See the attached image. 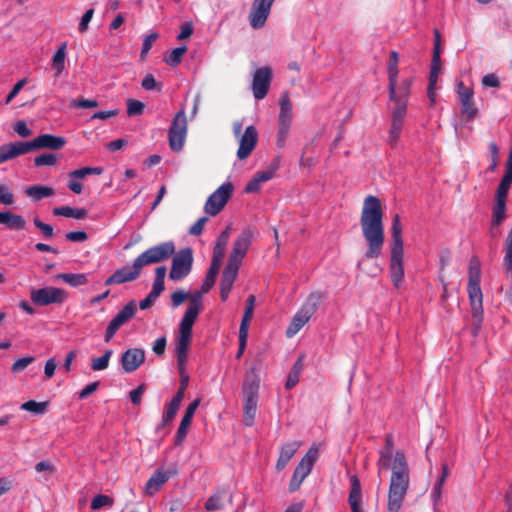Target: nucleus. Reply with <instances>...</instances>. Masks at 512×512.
I'll list each match as a JSON object with an SVG mask.
<instances>
[{
    "mask_svg": "<svg viewBox=\"0 0 512 512\" xmlns=\"http://www.w3.org/2000/svg\"><path fill=\"white\" fill-rule=\"evenodd\" d=\"M378 473L391 470L388 490L387 510L399 512L403 506L410 484V470L405 453L394 451V441L391 434L385 437V446L379 451L377 461Z\"/></svg>",
    "mask_w": 512,
    "mask_h": 512,
    "instance_id": "f257e3e1",
    "label": "nucleus"
},
{
    "mask_svg": "<svg viewBox=\"0 0 512 512\" xmlns=\"http://www.w3.org/2000/svg\"><path fill=\"white\" fill-rule=\"evenodd\" d=\"M383 207L380 199L369 195L364 199L360 216L362 236L367 244L364 259H376L381 256L385 243Z\"/></svg>",
    "mask_w": 512,
    "mask_h": 512,
    "instance_id": "f03ea898",
    "label": "nucleus"
},
{
    "mask_svg": "<svg viewBox=\"0 0 512 512\" xmlns=\"http://www.w3.org/2000/svg\"><path fill=\"white\" fill-rule=\"evenodd\" d=\"M175 251V244L172 241L162 242L148 248L136 257L131 266L126 265L116 270L105 280V285L123 284L137 279L143 267L168 260Z\"/></svg>",
    "mask_w": 512,
    "mask_h": 512,
    "instance_id": "7ed1b4c3",
    "label": "nucleus"
},
{
    "mask_svg": "<svg viewBox=\"0 0 512 512\" xmlns=\"http://www.w3.org/2000/svg\"><path fill=\"white\" fill-rule=\"evenodd\" d=\"M201 294L194 293L190 297V303L183 315L179 325V335L177 337L175 352L177 364H186L188 360V350L192 339V328L201 309Z\"/></svg>",
    "mask_w": 512,
    "mask_h": 512,
    "instance_id": "20e7f679",
    "label": "nucleus"
},
{
    "mask_svg": "<svg viewBox=\"0 0 512 512\" xmlns=\"http://www.w3.org/2000/svg\"><path fill=\"white\" fill-rule=\"evenodd\" d=\"M389 271L394 286L398 288L404 278L402 225L398 214L393 217L391 225Z\"/></svg>",
    "mask_w": 512,
    "mask_h": 512,
    "instance_id": "39448f33",
    "label": "nucleus"
},
{
    "mask_svg": "<svg viewBox=\"0 0 512 512\" xmlns=\"http://www.w3.org/2000/svg\"><path fill=\"white\" fill-rule=\"evenodd\" d=\"M322 299L323 296L319 292L309 294L300 309L293 316L286 329V336L288 338L294 337L304 327V325L308 323L311 317L316 313Z\"/></svg>",
    "mask_w": 512,
    "mask_h": 512,
    "instance_id": "423d86ee",
    "label": "nucleus"
},
{
    "mask_svg": "<svg viewBox=\"0 0 512 512\" xmlns=\"http://www.w3.org/2000/svg\"><path fill=\"white\" fill-rule=\"evenodd\" d=\"M480 263L476 258L471 259L468 270V294L474 317L482 314V291L480 288Z\"/></svg>",
    "mask_w": 512,
    "mask_h": 512,
    "instance_id": "0eeeda50",
    "label": "nucleus"
},
{
    "mask_svg": "<svg viewBox=\"0 0 512 512\" xmlns=\"http://www.w3.org/2000/svg\"><path fill=\"white\" fill-rule=\"evenodd\" d=\"M188 123L185 109H180L174 116L168 130L169 147L173 152H180L187 137Z\"/></svg>",
    "mask_w": 512,
    "mask_h": 512,
    "instance_id": "6e6552de",
    "label": "nucleus"
},
{
    "mask_svg": "<svg viewBox=\"0 0 512 512\" xmlns=\"http://www.w3.org/2000/svg\"><path fill=\"white\" fill-rule=\"evenodd\" d=\"M318 454V448L315 445H313L302 457V459L296 466L289 483V490L291 492L297 491L300 488L303 481L305 480V478L311 473L314 463L318 458Z\"/></svg>",
    "mask_w": 512,
    "mask_h": 512,
    "instance_id": "1a4fd4ad",
    "label": "nucleus"
},
{
    "mask_svg": "<svg viewBox=\"0 0 512 512\" xmlns=\"http://www.w3.org/2000/svg\"><path fill=\"white\" fill-rule=\"evenodd\" d=\"M174 255L171 263V270L169 278L173 281H180L184 279L192 270L193 265V251L191 248L186 247L179 250Z\"/></svg>",
    "mask_w": 512,
    "mask_h": 512,
    "instance_id": "9d476101",
    "label": "nucleus"
},
{
    "mask_svg": "<svg viewBox=\"0 0 512 512\" xmlns=\"http://www.w3.org/2000/svg\"><path fill=\"white\" fill-rule=\"evenodd\" d=\"M30 299L35 305L38 306L62 304L67 299V293L61 288L47 286L44 288L31 290Z\"/></svg>",
    "mask_w": 512,
    "mask_h": 512,
    "instance_id": "9b49d317",
    "label": "nucleus"
},
{
    "mask_svg": "<svg viewBox=\"0 0 512 512\" xmlns=\"http://www.w3.org/2000/svg\"><path fill=\"white\" fill-rule=\"evenodd\" d=\"M233 185L230 182L223 183L206 200L204 210L210 216H216L225 207L231 194Z\"/></svg>",
    "mask_w": 512,
    "mask_h": 512,
    "instance_id": "f8f14e48",
    "label": "nucleus"
},
{
    "mask_svg": "<svg viewBox=\"0 0 512 512\" xmlns=\"http://www.w3.org/2000/svg\"><path fill=\"white\" fill-rule=\"evenodd\" d=\"M254 234L251 229H244L233 243L232 251L228 258V263L240 267L247 251L252 244Z\"/></svg>",
    "mask_w": 512,
    "mask_h": 512,
    "instance_id": "ddd939ff",
    "label": "nucleus"
},
{
    "mask_svg": "<svg viewBox=\"0 0 512 512\" xmlns=\"http://www.w3.org/2000/svg\"><path fill=\"white\" fill-rule=\"evenodd\" d=\"M275 0H254L248 16L249 24L253 29L265 26Z\"/></svg>",
    "mask_w": 512,
    "mask_h": 512,
    "instance_id": "4468645a",
    "label": "nucleus"
},
{
    "mask_svg": "<svg viewBox=\"0 0 512 512\" xmlns=\"http://www.w3.org/2000/svg\"><path fill=\"white\" fill-rule=\"evenodd\" d=\"M272 81V70L265 66L255 70L252 79L251 89L256 100L266 97Z\"/></svg>",
    "mask_w": 512,
    "mask_h": 512,
    "instance_id": "2eb2a0df",
    "label": "nucleus"
},
{
    "mask_svg": "<svg viewBox=\"0 0 512 512\" xmlns=\"http://www.w3.org/2000/svg\"><path fill=\"white\" fill-rule=\"evenodd\" d=\"M456 92L459 96V101L461 103L462 115L468 121L476 118L478 114V109L475 107L473 101V89L469 86H466L462 81H459L456 84Z\"/></svg>",
    "mask_w": 512,
    "mask_h": 512,
    "instance_id": "dca6fc26",
    "label": "nucleus"
},
{
    "mask_svg": "<svg viewBox=\"0 0 512 512\" xmlns=\"http://www.w3.org/2000/svg\"><path fill=\"white\" fill-rule=\"evenodd\" d=\"M66 141L61 136L41 134L31 141L25 142L27 153L39 149L59 150L64 147Z\"/></svg>",
    "mask_w": 512,
    "mask_h": 512,
    "instance_id": "f3484780",
    "label": "nucleus"
},
{
    "mask_svg": "<svg viewBox=\"0 0 512 512\" xmlns=\"http://www.w3.org/2000/svg\"><path fill=\"white\" fill-rule=\"evenodd\" d=\"M411 84V78H404L399 85L396 81L393 90H391V82H389V99L394 104V107L400 108L403 106V109L407 110Z\"/></svg>",
    "mask_w": 512,
    "mask_h": 512,
    "instance_id": "a211bd4d",
    "label": "nucleus"
},
{
    "mask_svg": "<svg viewBox=\"0 0 512 512\" xmlns=\"http://www.w3.org/2000/svg\"><path fill=\"white\" fill-rule=\"evenodd\" d=\"M103 173V168L100 166L97 167H82L80 169L73 170L69 172L68 177V188L75 194H81L83 191V185L80 182L86 176L89 175H101Z\"/></svg>",
    "mask_w": 512,
    "mask_h": 512,
    "instance_id": "6ab92c4d",
    "label": "nucleus"
},
{
    "mask_svg": "<svg viewBox=\"0 0 512 512\" xmlns=\"http://www.w3.org/2000/svg\"><path fill=\"white\" fill-rule=\"evenodd\" d=\"M258 141V132L253 125L246 127L243 135L239 140V148L237 151V157L240 160H245L250 156L252 151L255 149Z\"/></svg>",
    "mask_w": 512,
    "mask_h": 512,
    "instance_id": "aec40b11",
    "label": "nucleus"
},
{
    "mask_svg": "<svg viewBox=\"0 0 512 512\" xmlns=\"http://www.w3.org/2000/svg\"><path fill=\"white\" fill-rule=\"evenodd\" d=\"M406 109L403 106L400 108L393 107L391 115V127L389 129L388 143L391 147H395L400 138L402 128L404 126V119L406 116Z\"/></svg>",
    "mask_w": 512,
    "mask_h": 512,
    "instance_id": "412c9836",
    "label": "nucleus"
},
{
    "mask_svg": "<svg viewBox=\"0 0 512 512\" xmlns=\"http://www.w3.org/2000/svg\"><path fill=\"white\" fill-rule=\"evenodd\" d=\"M145 360V352L140 348H130L121 356L122 368L126 373L134 372Z\"/></svg>",
    "mask_w": 512,
    "mask_h": 512,
    "instance_id": "4be33fe9",
    "label": "nucleus"
},
{
    "mask_svg": "<svg viewBox=\"0 0 512 512\" xmlns=\"http://www.w3.org/2000/svg\"><path fill=\"white\" fill-rule=\"evenodd\" d=\"M199 404H200V399H195L186 408L184 416L182 417V420H181L180 425L177 430V434H176V438H175V445H181L183 443L184 439L186 438L188 429L191 425L193 416H194Z\"/></svg>",
    "mask_w": 512,
    "mask_h": 512,
    "instance_id": "5701e85b",
    "label": "nucleus"
},
{
    "mask_svg": "<svg viewBox=\"0 0 512 512\" xmlns=\"http://www.w3.org/2000/svg\"><path fill=\"white\" fill-rule=\"evenodd\" d=\"M278 168V164H274L266 170L257 172L245 187L246 193H254L260 190L261 184L271 180Z\"/></svg>",
    "mask_w": 512,
    "mask_h": 512,
    "instance_id": "b1692460",
    "label": "nucleus"
},
{
    "mask_svg": "<svg viewBox=\"0 0 512 512\" xmlns=\"http://www.w3.org/2000/svg\"><path fill=\"white\" fill-rule=\"evenodd\" d=\"M300 446L301 442L295 440L287 442L280 447L279 457L276 462L277 471H281L287 466V464L294 457Z\"/></svg>",
    "mask_w": 512,
    "mask_h": 512,
    "instance_id": "393cba45",
    "label": "nucleus"
},
{
    "mask_svg": "<svg viewBox=\"0 0 512 512\" xmlns=\"http://www.w3.org/2000/svg\"><path fill=\"white\" fill-rule=\"evenodd\" d=\"M172 474L162 468L157 469L153 475L149 478L145 485V493L147 495H154L157 493L162 486L169 480Z\"/></svg>",
    "mask_w": 512,
    "mask_h": 512,
    "instance_id": "a878e982",
    "label": "nucleus"
},
{
    "mask_svg": "<svg viewBox=\"0 0 512 512\" xmlns=\"http://www.w3.org/2000/svg\"><path fill=\"white\" fill-rule=\"evenodd\" d=\"M25 142H10L0 146V164L26 154Z\"/></svg>",
    "mask_w": 512,
    "mask_h": 512,
    "instance_id": "bb28decb",
    "label": "nucleus"
},
{
    "mask_svg": "<svg viewBox=\"0 0 512 512\" xmlns=\"http://www.w3.org/2000/svg\"><path fill=\"white\" fill-rule=\"evenodd\" d=\"M351 489L348 496V503L352 512H363L362 503V489L361 484L356 475L350 477Z\"/></svg>",
    "mask_w": 512,
    "mask_h": 512,
    "instance_id": "cd10ccee",
    "label": "nucleus"
},
{
    "mask_svg": "<svg viewBox=\"0 0 512 512\" xmlns=\"http://www.w3.org/2000/svg\"><path fill=\"white\" fill-rule=\"evenodd\" d=\"M260 386V378L255 367H252L245 376L243 383V394L244 397H256L258 398V391Z\"/></svg>",
    "mask_w": 512,
    "mask_h": 512,
    "instance_id": "c85d7f7f",
    "label": "nucleus"
},
{
    "mask_svg": "<svg viewBox=\"0 0 512 512\" xmlns=\"http://www.w3.org/2000/svg\"><path fill=\"white\" fill-rule=\"evenodd\" d=\"M279 107L280 111L277 124L291 126L293 121V107L287 92L281 94L279 99Z\"/></svg>",
    "mask_w": 512,
    "mask_h": 512,
    "instance_id": "c756f323",
    "label": "nucleus"
},
{
    "mask_svg": "<svg viewBox=\"0 0 512 512\" xmlns=\"http://www.w3.org/2000/svg\"><path fill=\"white\" fill-rule=\"evenodd\" d=\"M0 224L5 225L11 230H22L25 228L26 221L23 216L9 211L0 212Z\"/></svg>",
    "mask_w": 512,
    "mask_h": 512,
    "instance_id": "7c9ffc66",
    "label": "nucleus"
},
{
    "mask_svg": "<svg viewBox=\"0 0 512 512\" xmlns=\"http://www.w3.org/2000/svg\"><path fill=\"white\" fill-rule=\"evenodd\" d=\"M25 194L33 201L37 202L43 198L51 197L54 195V189L42 185H33L25 189Z\"/></svg>",
    "mask_w": 512,
    "mask_h": 512,
    "instance_id": "2f4dec72",
    "label": "nucleus"
},
{
    "mask_svg": "<svg viewBox=\"0 0 512 512\" xmlns=\"http://www.w3.org/2000/svg\"><path fill=\"white\" fill-rule=\"evenodd\" d=\"M53 214L56 216L71 217L74 219H84L87 217L88 212L84 208H73L70 206H61L53 209Z\"/></svg>",
    "mask_w": 512,
    "mask_h": 512,
    "instance_id": "473e14b6",
    "label": "nucleus"
},
{
    "mask_svg": "<svg viewBox=\"0 0 512 512\" xmlns=\"http://www.w3.org/2000/svg\"><path fill=\"white\" fill-rule=\"evenodd\" d=\"M240 267L227 264L225 269L223 270L220 288L231 290L233 284L237 278L238 271Z\"/></svg>",
    "mask_w": 512,
    "mask_h": 512,
    "instance_id": "72a5a7b5",
    "label": "nucleus"
},
{
    "mask_svg": "<svg viewBox=\"0 0 512 512\" xmlns=\"http://www.w3.org/2000/svg\"><path fill=\"white\" fill-rule=\"evenodd\" d=\"M56 278L63 280L72 287H79L88 283V275L85 273H61Z\"/></svg>",
    "mask_w": 512,
    "mask_h": 512,
    "instance_id": "f704fd0d",
    "label": "nucleus"
},
{
    "mask_svg": "<svg viewBox=\"0 0 512 512\" xmlns=\"http://www.w3.org/2000/svg\"><path fill=\"white\" fill-rule=\"evenodd\" d=\"M221 265L211 263L210 267L205 275L204 282L201 287V291L199 292L201 295L203 293H207L215 284L216 277L219 273Z\"/></svg>",
    "mask_w": 512,
    "mask_h": 512,
    "instance_id": "c9c22d12",
    "label": "nucleus"
},
{
    "mask_svg": "<svg viewBox=\"0 0 512 512\" xmlns=\"http://www.w3.org/2000/svg\"><path fill=\"white\" fill-rule=\"evenodd\" d=\"M66 45L63 44L53 55L52 69L55 71V76L59 77L65 69Z\"/></svg>",
    "mask_w": 512,
    "mask_h": 512,
    "instance_id": "e433bc0d",
    "label": "nucleus"
},
{
    "mask_svg": "<svg viewBox=\"0 0 512 512\" xmlns=\"http://www.w3.org/2000/svg\"><path fill=\"white\" fill-rule=\"evenodd\" d=\"M398 62H399L398 53L396 51H391L390 56H389V61L387 64L389 82H391V90H393L395 82L398 79Z\"/></svg>",
    "mask_w": 512,
    "mask_h": 512,
    "instance_id": "4c0bfd02",
    "label": "nucleus"
},
{
    "mask_svg": "<svg viewBox=\"0 0 512 512\" xmlns=\"http://www.w3.org/2000/svg\"><path fill=\"white\" fill-rule=\"evenodd\" d=\"M257 399L256 397H244V419L246 425H251L255 418Z\"/></svg>",
    "mask_w": 512,
    "mask_h": 512,
    "instance_id": "58836bf2",
    "label": "nucleus"
},
{
    "mask_svg": "<svg viewBox=\"0 0 512 512\" xmlns=\"http://www.w3.org/2000/svg\"><path fill=\"white\" fill-rule=\"evenodd\" d=\"M256 298L254 295H249L246 300L245 311L241 320L240 328L242 330H249L250 321L253 316Z\"/></svg>",
    "mask_w": 512,
    "mask_h": 512,
    "instance_id": "ea45409f",
    "label": "nucleus"
},
{
    "mask_svg": "<svg viewBox=\"0 0 512 512\" xmlns=\"http://www.w3.org/2000/svg\"><path fill=\"white\" fill-rule=\"evenodd\" d=\"M166 267L159 266L155 269V279L153 282L152 290L150 291L153 295L160 296L164 290V279L166 276Z\"/></svg>",
    "mask_w": 512,
    "mask_h": 512,
    "instance_id": "a19ab883",
    "label": "nucleus"
},
{
    "mask_svg": "<svg viewBox=\"0 0 512 512\" xmlns=\"http://www.w3.org/2000/svg\"><path fill=\"white\" fill-rule=\"evenodd\" d=\"M179 397L180 396H174L172 400L168 403L166 411L162 418V426H165L166 424L170 423L177 414L180 404L182 402L179 400Z\"/></svg>",
    "mask_w": 512,
    "mask_h": 512,
    "instance_id": "79ce46f5",
    "label": "nucleus"
},
{
    "mask_svg": "<svg viewBox=\"0 0 512 512\" xmlns=\"http://www.w3.org/2000/svg\"><path fill=\"white\" fill-rule=\"evenodd\" d=\"M136 312V305L133 301L129 302L127 305H125L113 318L118 322L120 325H124L127 323Z\"/></svg>",
    "mask_w": 512,
    "mask_h": 512,
    "instance_id": "37998d69",
    "label": "nucleus"
},
{
    "mask_svg": "<svg viewBox=\"0 0 512 512\" xmlns=\"http://www.w3.org/2000/svg\"><path fill=\"white\" fill-rule=\"evenodd\" d=\"M506 216V202L504 201H497L493 207L492 211V227L499 226L502 221L505 219Z\"/></svg>",
    "mask_w": 512,
    "mask_h": 512,
    "instance_id": "c03bdc74",
    "label": "nucleus"
},
{
    "mask_svg": "<svg viewBox=\"0 0 512 512\" xmlns=\"http://www.w3.org/2000/svg\"><path fill=\"white\" fill-rule=\"evenodd\" d=\"M113 354L111 349H108L104 352V354L100 357L93 358L91 361V369L93 371H102L108 368L110 358Z\"/></svg>",
    "mask_w": 512,
    "mask_h": 512,
    "instance_id": "a18cd8bd",
    "label": "nucleus"
},
{
    "mask_svg": "<svg viewBox=\"0 0 512 512\" xmlns=\"http://www.w3.org/2000/svg\"><path fill=\"white\" fill-rule=\"evenodd\" d=\"M440 70V61H437L435 59H432V65H431V71H430V77H429V87H428V96L431 99L432 102H434V86L437 82L438 73Z\"/></svg>",
    "mask_w": 512,
    "mask_h": 512,
    "instance_id": "49530a36",
    "label": "nucleus"
},
{
    "mask_svg": "<svg viewBox=\"0 0 512 512\" xmlns=\"http://www.w3.org/2000/svg\"><path fill=\"white\" fill-rule=\"evenodd\" d=\"M186 51H187L186 46L174 48L170 52V54L165 58L166 64H168L169 66H172V67L177 66L178 64L181 63L183 55L186 53Z\"/></svg>",
    "mask_w": 512,
    "mask_h": 512,
    "instance_id": "de8ad7c7",
    "label": "nucleus"
},
{
    "mask_svg": "<svg viewBox=\"0 0 512 512\" xmlns=\"http://www.w3.org/2000/svg\"><path fill=\"white\" fill-rule=\"evenodd\" d=\"M20 408L25 411L32 412L34 414L40 415L44 414L47 409V402H36L34 400H29L23 403Z\"/></svg>",
    "mask_w": 512,
    "mask_h": 512,
    "instance_id": "09e8293b",
    "label": "nucleus"
},
{
    "mask_svg": "<svg viewBox=\"0 0 512 512\" xmlns=\"http://www.w3.org/2000/svg\"><path fill=\"white\" fill-rule=\"evenodd\" d=\"M57 156L52 153H43L34 158V164L37 167L54 166L57 163Z\"/></svg>",
    "mask_w": 512,
    "mask_h": 512,
    "instance_id": "8fccbe9b",
    "label": "nucleus"
},
{
    "mask_svg": "<svg viewBox=\"0 0 512 512\" xmlns=\"http://www.w3.org/2000/svg\"><path fill=\"white\" fill-rule=\"evenodd\" d=\"M113 499L107 495L99 494L96 495L91 502V509L98 510L103 506H112Z\"/></svg>",
    "mask_w": 512,
    "mask_h": 512,
    "instance_id": "3c124183",
    "label": "nucleus"
},
{
    "mask_svg": "<svg viewBox=\"0 0 512 512\" xmlns=\"http://www.w3.org/2000/svg\"><path fill=\"white\" fill-rule=\"evenodd\" d=\"M144 104L135 99H128L127 101V114L129 116H137L143 113Z\"/></svg>",
    "mask_w": 512,
    "mask_h": 512,
    "instance_id": "603ef678",
    "label": "nucleus"
},
{
    "mask_svg": "<svg viewBox=\"0 0 512 512\" xmlns=\"http://www.w3.org/2000/svg\"><path fill=\"white\" fill-rule=\"evenodd\" d=\"M291 126L278 124L277 127V146L283 148L286 145V140L290 132Z\"/></svg>",
    "mask_w": 512,
    "mask_h": 512,
    "instance_id": "864d4df0",
    "label": "nucleus"
},
{
    "mask_svg": "<svg viewBox=\"0 0 512 512\" xmlns=\"http://www.w3.org/2000/svg\"><path fill=\"white\" fill-rule=\"evenodd\" d=\"M226 246H227L226 244L216 241L214 248H213V256H212L211 263H215L218 265L222 264V260L225 255Z\"/></svg>",
    "mask_w": 512,
    "mask_h": 512,
    "instance_id": "5fc2aeb1",
    "label": "nucleus"
},
{
    "mask_svg": "<svg viewBox=\"0 0 512 512\" xmlns=\"http://www.w3.org/2000/svg\"><path fill=\"white\" fill-rule=\"evenodd\" d=\"M34 360H35V358L33 356L19 358L13 363L11 370L14 373L22 372L23 370H25L28 367V365H30L32 362H34Z\"/></svg>",
    "mask_w": 512,
    "mask_h": 512,
    "instance_id": "6e6d98bb",
    "label": "nucleus"
},
{
    "mask_svg": "<svg viewBox=\"0 0 512 512\" xmlns=\"http://www.w3.org/2000/svg\"><path fill=\"white\" fill-rule=\"evenodd\" d=\"M14 200L11 189L4 184H0V203L3 205H12Z\"/></svg>",
    "mask_w": 512,
    "mask_h": 512,
    "instance_id": "4d7b16f0",
    "label": "nucleus"
},
{
    "mask_svg": "<svg viewBox=\"0 0 512 512\" xmlns=\"http://www.w3.org/2000/svg\"><path fill=\"white\" fill-rule=\"evenodd\" d=\"M33 223L35 227H37L42 233L43 236L47 239L53 237L54 230L53 227L50 224L42 222L39 217H35L33 219Z\"/></svg>",
    "mask_w": 512,
    "mask_h": 512,
    "instance_id": "13d9d810",
    "label": "nucleus"
},
{
    "mask_svg": "<svg viewBox=\"0 0 512 512\" xmlns=\"http://www.w3.org/2000/svg\"><path fill=\"white\" fill-rule=\"evenodd\" d=\"M501 184L511 187L512 184V150L509 153L508 160L505 166V173L500 181Z\"/></svg>",
    "mask_w": 512,
    "mask_h": 512,
    "instance_id": "bf43d9fd",
    "label": "nucleus"
},
{
    "mask_svg": "<svg viewBox=\"0 0 512 512\" xmlns=\"http://www.w3.org/2000/svg\"><path fill=\"white\" fill-rule=\"evenodd\" d=\"M489 151L491 156V164L488 167V170L493 172L495 171L498 165V156H499V148L495 142H491L489 144Z\"/></svg>",
    "mask_w": 512,
    "mask_h": 512,
    "instance_id": "052dcab7",
    "label": "nucleus"
},
{
    "mask_svg": "<svg viewBox=\"0 0 512 512\" xmlns=\"http://www.w3.org/2000/svg\"><path fill=\"white\" fill-rule=\"evenodd\" d=\"M222 508L221 497L217 494L209 497L205 503V509L207 511H218Z\"/></svg>",
    "mask_w": 512,
    "mask_h": 512,
    "instance_id": "680f3d73",
    "label": "nucleus"
},
{
    "mask_svg": "<svg viewBox=\"0 0 512 512\" xmlns=\"http://www.w3.org/2000/svg\"><path fill=\"white\" fill-rule=\"evenodd\" d=\"M142 88L147 90V91H150V90H158L160 91L161 90V84H158L154 78V76L152 74H147L143 80H142Z\"/></svg>",
    "mask_w": 512,
    "mask_h": 512,
    "instance_id": "e2e57ef3",
    "label": "nucleus"
},
{
    "mask_svg": "<svg viewBox=\"0 0 512 512\" xmlns=\"http://www.w3.org/2000/svg\"><path fill=\"white\" fill-rule=\"evenodd\" d=\"M157 38V33H151L144 38L141 49V57H144L151 50Z\"/></svg>",
    "mask_w": 512,
    "mask_h": 512,
    "instance_id": "0e129e2a",
    "label": "nucleus"
},
{
    "mask_svg": "<svg viewBox=\"0 0 512 512\" xmlns=\"http://www.w3.org/2000/svg\"><path fill=\"white\" fill-rule=\"evenodd\" d=\"M14 131L20 136V137H29L32 134L31 129L27 126L25 121H17L13 126Z\"/></svg>",
    "mask_w": 512,
    "mask_h": 512,
    "instance_id": "69168bd1",
    "label": "nucleus"
},
{
    "mask_svg": "<svg viewBox=\"0 0 512 512\" xmlns=\"http://www.w3.org/2000/svg\"><path fill=\"white\" fill-rule=\"evenodd\" d=\"M121 326L122 325H120L118 322H116V320L112 319L107 326V329H106V332L104 335V341L107 343L110 342L111 339L114 337V335L116 334V332L119 330V328Z\"/></svg>",
    "mask_w": 512,
    "mask_h": 512,
    "instance_id": "338daca9",
    "label": "nucleus"
},
{
    "mask_svg": "<svg viewBox=\"0 0 512 512\" xmlns=\"http://www.w3.org/2000/svg\"><path fill=\"white\" fill-rule=\"evenodd\" d=\"M482 85L484 87L498 88L500 87V81L494 73H489L483 76Z\"/></svg>",
    "mask_w": 512,
    "mask_h": 512,
    "instance_id": "774afa93",
    "label": "nucleus"
}]
</instances>
